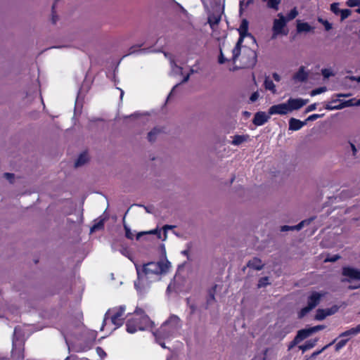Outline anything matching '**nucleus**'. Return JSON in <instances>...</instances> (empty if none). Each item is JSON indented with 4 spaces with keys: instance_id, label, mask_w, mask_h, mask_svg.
<instances>
[{
    "instance_id": "f257e3e1",
    "label": "nucleus",
    "mask_w": 360,
    "mask_h": 360,
    "mask_svg": "<svg viewBox=\"0 0 360 360\" xmlns=\"http://www.w3.org/2000/svg\"><path fill=\"white\" fill-rule=\"evenodd\" d=\"M169 265L168 261L148 262L144 264L142 269L136 264L138 278L134 282V286L138 293L140 295L146 293L150 288V283L158 280L160 274H165L168 271Z\"/></svg>"
},
{
    "instance_id": "f03ea898",
    "label": "nucleus",
    "mask_w": 360,
    "mask_h": 360,
    "mask_svg": "<svg viewBox=\"0 0 360 360\" xmlns=\"http://www.w3.org/2000/svg\"><path fill=\"white\" fill-rule=\"evenodd\" d=\"M182 326V322L176 315H171L160 327L153 332L156 342L162 347L165 348L164 340H169L176 336Z\"/></svg>"
},
{
    "instance_id": "7ed1b4c3",
    "label": "nucleus",
    "mask_w": 360,
    "mask_h": 360,
    "mask_svg": "<svg viewBox=\"0 0 360 360\" xmlns=\"http://www.w3.org/2000/svg\"><path fill=\"white\" fill-rule=\"evenodd\" d=\"M153 323L143 310L137 308L134 313L133 318L127 321V331L129 333H134L138 330H148L152 328Z\"/></svg>"
},
{
    "instance_id": "20e7f679",
    "label": "nucleus",
    "mask_w": 360,
    "mask_h": 360,
    "mask_svg": "<svg viewBox=\"0 0 360 360\" xmlns=\"http://www.w3.org/2000/svg\"><path fill=\"white\" fill-rule=\"evenodd\" d=\"M153 323L143 310L137 308L134 313L133 318L127 321V331L129 333H134L138 330H148L152 328Z\"/></svg>"
},
{
    "instance_id": "39448f33",
    "label": "nucleus",
    "mask_w": 360,
    "mask_h": 360,
    "mask_svg": "<svg viewBox=\"0 0 360 360\" xmlns=\"http://www.w3.org/2000/svg\"><path fill=\"white\" fill-rule=\"evenodd\" d=\"M248 21L245 19L241 21L240 27L238 28V32L240 34L239 39L236 44V46L233 49V57L232 59L234 62L236 61L241 52V44L243 39L246 37H250L251 39L255 40L254 37L248 32Z\"/></svg>"
},
{
    "instance_id": "423d86ee",
    "label": "nucleus",
    "mask_w": 360,
    "mask_h": 360,
    "mask_svg": "<svg viewBox=\"0 0 360 360\" xmlns=\"http://www.w3.org/2000/svg\"><path fill=\"white\" fill-rule=\"evenodd\" d=\"M20 335V326L15 327L13 333L12 355L16 359L24 358V348L22 342L19 341Z\"/></svg>"
},
{
    "instance_id": "0eeeda50",
    "label": "nucleus",
    "mask_w": 360,
    "mask_h": 360,
    "mask_svg": "<svg viewBox=\"0 0 360 360\" xmlns=\"http://www.w3.org/2000/svg\"><path fill=\"white\" fill-rule=\"evenodd\" d=\"M125 306H120L110 309L105 314L104 322L106 320V316L111 314V321L115 326V328L122 326L124 323L123 316L125 311Z\"/></svg>"
},
{
    "instance_id": "6e6552de",
    "label": "nucleus",
    "mask_w": 360,
    "mask_h": 360,
    "mask_svg": "<svg viewBox=\"0 0 360 360\" xmlns=\"http://www.w3.org/2000/svg\"><path fill=\"white\" fill-rule=\"evenodd\" d=\"M240 61L243 68L254 67L257 63L256 52L246 46L243 47Z\"/></svg>"
},
{
    "instance_id": "1a4fd4ad",
    "label": "nucleus",
    "mask_w": 360,
    "mask_h": 360,
    "mask_svg": "<svg viewBox=\"0 0 360 360\" xmlns=\"http://www.w3.org/2000/svg\"><path fill=\"white\" fill-rule=\"evenodd\" d=\"M278 19L274 20L273 25V38H276L278 34H283V29L286 25L287 20L282 13L278 14Z\"/></svg>"
},
{
    "instance_id": "9d476101",
    "label": "nucleus",
    "mask_w": 360,
    "mask_h": 360,
    "mask_svg": "<svg viewBox=\"0 0 360 360\" xmlns=\"http://www.w3.org/2000/svg\"><path fill=\"white\" fill-rule=\"evenodd\" d=\"M326 295V292H312L308 297L307 305L312 309H314Z\"/></svg>"
},
{
    "instance_id": "9b49d317",
    "label": "nucleus",
    "mask_w": 360,
    "mask_h": 360,
    "mask_svg": "<svg viewBox=\"0 0 360 360\" xmlns=\"http://www.w3.org/2000/svg\"><path fill=\"white\" fill-rule=\"evenodd\" d=\"M309 100L303 98H289L287 101L290 112L299 110L308 103Z\"/></svg>"
},
{
    "instance_id": "f8f14e48",
    "label": "nucleus",
    "mask_w": 360,
    "mask_h": 360,
    "mask_svg": "<svg viewBox=\"0 0 360 360\" xmlns=\"http://www.w3.org/2000/svg\"><path fill=\"white\" fill-rule=\"evenodd\" d=\"M290 112L287 103L274 105L269 109V115H286Z\"/></svg>"
},
{
    "instance_id": "ddd939ff",
    "label": "nucleus",
    "mask_w": 360,
    "mask_h": 360,
    "mask_svg": "<svg viewBox=\"0 0 360 360\" xmlns=\"http://www.w3.org/2000/svg\"><path fill=\"white\" fill-rule=\"evenodd\" d=\"M146 44V41H144L141 43L131 46L129 49V53L127 54H126L124 56L131 55V54H134V53H147L150 52L151 51L150 47L141 49V47L143 46H144Z\"/></svg>"
},
{
    "instance_id": "4468645a",
    "label": "nucleus",
    "mask_w": 360,
    "mask_h": 360,
    "mask_svg": "<svg viewBox=\"0 0 360 360\" xmlns=\"http://www.w3.org/2000/svg\"><path fill=\"white\" fill-rule=\"evenodd\" d=\"M342 275L348 277L350 280L360 281V271L354 268L344 267L342 269Z\"/></svg>"
},
{
    "instance_id": "2eb2a0df",
    "label": "nucleus",
    "mask_w": 360,
    "mask_h": 360,
    "mask_svg": "<svg viewBox=\"0 0 360 360\" xmlns=\"http://www.w3.org/2000/svg\"><path fill=\"white\" fill-rule=\"evenodd\" d=\"M269 119V116L264 112H258L255 115L252 122L256 126H262L266 123Z\"/></svg>"
},
{
    "instance_id": "dca6fc26",
    "label": "nucleus",
    "mask_w": 360,
    "mask_h": 360,
    "mask_svg": "<svg viewBox=\"0 0 360 360\" xmlns=\"http://www.w3.org/2000/svg\"><path fill=\"white\" fill-rule=\"evenodd\" d=\"M313 220H314V218L311 217V218H309L308 219L302 221L300 223H299L296 226H283L281 227V231H289V230H297V231H299V230L302 229L305 225L309 224Z\"/></svg>"
},
{
    "instance_id": "f3484780",
    "label": "nucleus",
    "mask_w": 360,
    "mask_h": 360,
    "mask_svg": "<svg viewBox=\"0 0 360 360\" xmlns=\"http://www.w3.org/2000/svg\"><path fill=\"white\" fill-rule=\"evenodd\" d=\"M311 335L309 328L302 329L298 331L297 335L295 336L293 342L294 344H298L302 342L303 340L309 337Z\"/></svg>"
},
{
    "instance_id": "a211bd4d",
    "label": "nucleus",
    "mask_w": 360,
    "mask_h": 360,
    "mask_svg": "<svg viewBox=\"0 0 360 360\" xmlns=\"http://www.w3.org/2000/svg\"><path fill=\"white\" fill-rule=\"evenodd\" d=\"M305 123L306 122H302L295 118H290L289 120V129L292 131H297L300 129Z\"/></svg>"
},
{
    "instance_id": "6ab92c4d",
    "label": "nucleus",
    "mask_w": 360,
    "mask_h": 360,
    "mask_svg": "<svg viewBox=\"0 0 360 360\" xmlns=\"http://www.w3.org/2000/svg\"><path fill=\"white\" fill-rule=\"evenodd\" d=\"M308 77V73L305 71L304 67L302 66L299 70L294 75L293 79L297 82H304Z\"/></svg>"
},
{
    "instance_id": "aec40b11",
    "label": "nucleus",
    "mask_w": 360,
    "mask_h": 360,
    "mask_svg": "<svg viewBox=\"0 0 360 360\" xmlns=\"http://www.w3.org/2000/svg\"><path fill=\"white\" fill-rule=\"evenodd\" d=\"M231 141V144L233 146H240L244 142H246L249 140V135L243 134V135H235L233 137Z\"/></svg>"
},
{
    "instance_id": "412c9836",
    "label": "nucleus",
    "mask_w": 360,
    "mask_h": 360,
    "mask_svg": "<svg viewBox=\"0 0 360 360\" xmlns=\"http://www.w3.org/2000/svg\"><path fill=\"white\" fill-rule=\"evenodd\" d=\"M263 263L262 260L257 257H255L250 260L248 263V266L255 270H261L263 268Z\"/></svg>"
},
{
    "instance_id": "4be33fe9",
    "label": "nucleus",
    "mask_w": 360,
    "mask_h": 360,
    "mask_svg": "<svg viewBox=\"0 0 360 360\" xmlns=\"http://www.w3.org/2000/svg\"><path fill=\"white\" fill-rule=\"evenodd\" d=\"M333 314L330 310L318 309L315 316V319L319 321L323 320L326 316Z\"/></svg>"
},
{
    "instance_id": "5701e85b",
    "label": "nucleus",
    "mask_w": 360,
    "mask_h": 360,
    "mask_svg": "<svg viewBox=\"0 0 360 360\" xmlns=\"http://www.w3.org/2000/svg\"><path fill=\"white\" fill-rule=\"evenodd\" d=\"M360 333V324L356 326L355 328H350L343 333H342L339 337H346L349 335H356Z\"/></svg>"
},
{
    "instance_id": "b1692460",
    "label": "nucleus",
    "mask_w": 360,
    "mask_h": 360,
    "mask_svg": "<svg viewBox=\"0 0 360 360\" xmlns=\"http://www.w3.org/2000/svg\"><path fill=\"white\" fill-rule=\"evenodd\" d=\"M313 30L307 22H298L297 25V30L298 32H308Z\"/></svg>"
},
{
    "instance_id": "393cba45",
    "label": "nucleus",
    "mask_w": 360,
    "mask_h": 360,
    "mask_svg": "<svg viewBox=\"0 0 360 360\" xmlns=\"http://www.w3.org/2000/svg\"><path fill=\"white\" fill-rule=\"evenodd\" d=\"M89 160L88 154L86 153H82L77 159L75 166V167H80L85 164Z\"/></svg>"
},
{
    "instance_id": "a878e982",
    "label": "nucleus",
    "mask_w": 360,
    "mask_h": 360,
    "mask_svg": "<svg viewBox=\"0 0 360 360\" xmlns=\"http://www.w3.org/2000/svg\"><path fill=\"white\" fill-rule=\"evenodd\" d=\"M254 0H240L239 13L240 15L253 3Z\"/></svg>"
},
{
    "instance_id": "bb28decb",
    "label": "nucleus",
    "mask_w": 360,
    "mask_h": 360,
    "mask_svg": "<svg viewBox=\"0 0 360 360\" xmlns=\"http://www.w3.org/2000/svg\"><path fill=\"white\" fill-rule=\"evenodd\" d=\"M266 3V6L269 8L278 10V5L281 4V0H264Z\"/></svg>"
},
{
    "instance_id": "cd10ccee",
    "label": "nucleus",
    "mask_w": 360,
    "mask_h": 360,
    "mask_svg": "<svg viewBox=\"0 0 360 360\" xmlns=\"http://www.w3.org/2000/svg\"><path fill=\"white\" fill-rule=\"evenodd\" d=\"M264 87L266 89L271 91L272 93L276 92V86L273 81L269 77H266L264 80Z\"/></svg>"
},
{
    "instance_id": "c85d7f7f",
    "label": "nucleus",
    "mask_w": 360,
    "mask_h": 360,
    "mask_svg": "<svg viewBox=\"0 0 360 360\" xmlns=\"http://www.w3.org/2000/svg\"><path fill=\"white\" fill-rule=\"evenodd\" d=\"M161 132V129L158 127H155L148 134V141L150 142L154 141L156 139L157 135Z\"/></svg>"
},
{
    "instance_id": "c756f323",
    "label": "nucleus",
    "mask_w": 360,
    "mask_h": 360,
    "mask_svg": "<svg viewBox=\"0 0 360 360\" xmlns=\"http://www.w3.org/2000/svg\"><path fill=\"white\" fill-rule=\"evenodd\" d=\"M354 99H350V100H348V101L340 102V103H339V108H340V110L344 108H346V107L354 106L355 105V102H354Z\"/></svg>"
},
{
    "instance_id": "7c9ffc66",
    "label": "nucleus",
    "mask_w": 360,
    "mask_h": 360,
    "mask_svg": "<svg viewBox=\"0 0 360 360\" xmlns=\"http://www.w3.org/2000/svg\"><path fill=\"white\" fill-rule=\"evenodd\" d=\"M298 15V11L296 8H292L287 15L286 20H292L295 18Z\"/></svg>"
},
{
    "instance_id": "2f4dec72",
    "label": "nucleus",
    "mask_w": 360,
    "mask_h": 360,
    "mask_svg": "<svg viewBox=\"0 0 360 360\" xmlns=\"http://www.w3.org/2000/svg\"><path fill=\"white\" fill-rule=\"evenodd\" d=\"M318 21L324 26L325 30L326 31H329L330 30L332 29V24L330 23L327 20H324L321 18H319Z\"/></svg>"
},
{
    "instance_id": "473e14b6",
    "label": "nucleus",
    "mask_w": 360,
    "mask_h": 360,
    "mask_svg": "<svg viewBox=\"0 0 360 360\" xmlns=\"http://www.w3.org/2000/svg\"><path fill=\"white\" fill-rule=\"evenodd\" d=\"M339 3H333L330 5V11L335 15L340 14L342 9L339 8Z\"/></svg>"
},
{
    "instance_id": "72a5a7b5",
    "label": "nucleus",
    "mask_w": 360,
    "mask_h": 360,
    "mask_svg": "<svg viewBox=\"0 0 360 360\" xmlns=\"http://www.w3.org/2000/svg\"><path fill=\"white\" fill-rule=\"evenodd\" d=\"M341 21H343L351 15V11L349 9H342L340 13Z\"/></svg>"
},
{
    "instance_id": "f704fd0d",
    "label": "nucleus",
    "mask_w": 360,
    "mask_h": 360,
    "mask_svg": "<svg viewBox=\"0 0 360 360\" xmlns=\"http://www.w3.org/2000/svg\"><path fill=\"white\" fill-rule=\"evenodd\" d=\"M312 309L308 305L304 308H302L299 312L298 316L299 318L304 317L306 314H307Z\"/></svg>"
},
{
    "instance_id": "c9c22d12",
    "label": "nucleus",
    "mask_w": 360,
    "mask_h": 360,
    "mask_svg": "<svg viewBox=\"0 0 360 360\" xmlns=\"http://www.w3.org/2000/svg\"><path fill=\"white\" fill-rule=\"evenodd\" d=\"M326 91V87L322 86L317 89H315L311 91V96H314L320 94H322Z\"/></svg>"
},
{
    "instance_id": "e433bc0d",
    "label": "nucleus",
    "mask_w": 360,
    "mask_h": 360,
    "mask_svg": "<svg viewBox=\"0 0 360 360\" xmlns=\"http://www.w3.org/2000/svg\"><path fill=\"white\" fill-rule=\"evenodd\" d=\"M338 101V100H333L330 104H327L326 105V109L328 110H340L339 104L335 105H332L333 103H337Z\"/></svg>"
},
{
    "instance_id": "4c0bfd02",
    "label": "nucleus",
    "mask_w": 360,
    "mask_h": 360,
    "mask_svg": "<svg viewBox=\"0 0 360 360\" xmlns=\"http://www.w3.org/2000/svg\"><path fill=\"white\" fill-rule=\"evenodd\" d=\"M348 341V339H345V340H340L336 345H335V350L336 351H339L340 349H341L342 347H344L347 342Z\"/></svg>"
},
{
    "instance_id": "58836bf2",
    "label": "nucleus",
    "mask_w": 360,
    "mask_h": 360,
    "mask_svg": "<svg viewBox=\"0 0 360 360\" xmlns=\"http://www.w3.org/2000/svg\"><path fill=\"white\" fill-rule=\"evenodd\" d=\"M269 278L268 277H263L262 278L259 279V282H258V288H262V287H264L266 286V285L269 284Z\"/></svg>"
},
{
    "instance_id": "ea45409f",
    "label": "nucleus",
    "mask_w": 360,
    "mask_h": 360,
    "mask_svg": "<svg viewBox=\"0 0 360 360\" xmlns=\"http://www.w3.org/2000/svg\"><path fill=\"white\" fill-rule=\"evenodd\" d=\"M349 7H355L360 6V0H347L346 2Z\"/></svg>"
},
{
    "instance_id": "a19ab883",
    "label": "nucleus",
    "mask_w": 360,
    "mask_h": 360,
    "mask_svg": "<svg viewBox=\"0 0 360 360\" xmlns=\"http://www.w3.org/2000/svg\"><path fill=\"white\" fill-rule=\"evenodd\" d=\"M326 328L324 325H318L314 327L309 328L311 334L316 333Z\"/></svg>"
},
{
    "instance_id": "79ce46f5",
    "label": "nucleus",
    "mask_w": 360,
    "mask_h": 360,
    "mask_svg": "<svg viewBox=\"0 0 360 360\" xmlns=\"http://www.w3.org/2000/svg\"><path fill=\"white\" fill-rule=\"evenodd\" d=\"M125 229V236L127 238L132 240L134 238V234L131 232V229L127 226L124 225Z\"/></svg>"
},
{
    "instance_id": "37998d69",
    "label": "nucleus",
    "mask_w": 360,
    "mask_h": 360,
    "mask_svg": "<svg viewBox=\"0 0 360 360\" xmlns=\"http://www.w3.org/2000/svg\"><path fill=\"white\" fill-rule=\"evenodd\" d=\"M321 73L325 78H328L329 77L333 75L332 70L327 68L323 69L321 70Z\"/></svg>"
},
{
    "instance_id": "c03bdc74",
    "label": "nucleus",
    "mask_w": 360,
    "mask_h": 360,
    "mask_svg": "<svg viewBox=\"0 0 360 360\" xmlns=\"http://www.w3.org/2000/svg\"><path fill=\"white\" fill-rule=\"evenodd\" d=\"M174 227V226H171V225H165L163 226V228H162L163 235H164V238H162L163 240H166V238H167V231L173 229Z\"/></svg>"
},
{
    "instance_id": "a18cd8bd",
    "label": "nucleus",
    "mask_w": 360,
    "mask_h": 360,
    "mask_svg": "<svg viewBox=\"0 0 360 360\" xmlns=\"http://www.w3.org/2000/svg\"><path fill=\"white\" fill-rule=\"evenodd\" d=\"M259 94L258 91H255V92L252 93L250 97V101L251 103H254V102L257 101L259 98Z\"/></svg>"
},
{
    "instance_id": "49530a36",
    "label": "nucleus",
    "mask_w": 360,
    "mask_h": 360,
    "mask_svg": "<svg viewBox=\"0 0 360 360\" xmlns=\"http://www.w3.org/2000/svg\"><path fill=\"white\" fill-rule=\"evenodd\" d=\"M340 258V256L338 255H335L333 256H328L325 259V262H335Z\"/></svg>"
},
{
    "instance_id": "de8ad7c7",
    "label": "nucleus",
    "mask_w": 360,
    "mask_h": 360,
    "mask_svg": "<svg viewBox=\"0 0 360 360\" xmlns=\"http://www.w3.org/2000/svg\"><path fill=\"white\" fill-rule=\"evenodd\" d=\"M103 226V223L102 221L98 222V224H94L91 229V231L93 232L96 230L100 229Z\"/></svg>"
},
{
    "instance_id": "09e8293b",
    "label": "nucleus",
    "mask_w": 360,
    "mask_h": 360,
    "mask_svg": "<svg viewBox=\"0 0 360 360\" xmlns=\"http://www.w3.org/2000/svg\"><path fill=\"white\" fill-rule=\"evenodd\" d=\"M321 115H319V114H313V115H309L307 120L306 121H314L319 117H321Z\"/></svg>"
},
{
    "instance_id": "8fccbe9b",
    "label": "nucleus",
    "mask_w": 360,
    "mask_h": 360,
    "mask_svg": "<svg viewBox=\"0 0 360 360\" xmlns=\"http://www.w3.org/2000/svg\"><path fill=\"white\" fill-rule=\"evenodd\" d=\"M316 106H317L316 103H313V104L309 105L306 108V112H309L315 110L316 109Z\"/></svg>"
},
{
    "instance_id": "3c124183",
    "label": "nucleus",
    "mask_w": 360,
    "mask_h": 360,
    "mask_svg": "<svg viewBox=\"0 0 360 360\" xmlns=\"http://www.w3.org/2000/svg\"><path fill=\"white\" fill-rule=\"evenodd\" d=\"M96 352L97 354L101 357L103 358V356H105L106 355L105 352L103 351V349L101 347H97L96 348Z\"/></svg>"
},
{
    "instance_id": "603ef678",
    "label": "nucleus",
    "mask_w": 360,
    "mask_h": 360,
    "mask_svg": "<svg viewBox=\"0 0 360 360\" xmlns=\"http://www.w3.org/2000/svg\"><path fill=\"white\" fill-rule=\"evenodd\" d=\"M193 72H194L193 70V69H191V72H190L189 74H188L187 75H186V76L184 77V79H183V80H182L181 83L186 82L189 79L190 75H191V74H192V73H193Z\"/></svg>"
},
{
    "instance_id": "864d4df0",
    "label": "nucleus",
    "mask_w": 360,
    "mask_h": 360,
    "mask_svg": "<svg viewBox=\"0 0 360 360\" xmlns=\"http://www.w3.org/2000/svg\"><path fill=\"white\" fill-rule=\"evenodd\" d=\"M225 61H226V58L224 57V55H223L222 52L221 51L220 56L219 58V63L220 64H223L225 63Z\"/></svg>"
},
{
    "instance_id": "5fc2aeb1",
    "label": "nucleus",
    "mask_w": 360,
    "mask_h": 360,
    "mask_svg": "<svg viewBox=\"0 0 360 360\" xmlns=\"http://www.w3.org/2000/svg\"><path fill=\"white\" fill-rule=\"evenodd\" d=\"M4 176L11 182L12 179L13 178V174L11 173H5Z\"/></svg>"
},
{
    "instance_id": "6e6d98bb",
    "label": "nucleus",
    "mask_w": 360,
    "mask_h": 360,
    "mask_svg": "<svg viewBox=\"0 0 360 360\" xmlns=\"http://www.w3.org/2000/svg\"><path fill=\"white\" fill-rule=\"evenodd\" d=\"M272 76H273V78H274V79L275 81H276V82H280L281 81V76L278 74L274 72V73H273Z\"/></svg>"
},
{
    "instance_id": "4d7b16f0",
    "label": "nucleus",
    "mask_w": 360,
    "mask_h": 360,
    "mask_svg": "<svg viewBox=\"0 0 360 360\" xmlns=\"http://www.w3.org/2000/svg\"><path fill=\"white\" fill-rule=\"evenodd\" d=\"M150 233H158V238H162L161 231H158V229H155V230L152 231Z\"/></svg>"
},
{
    "instance_id": "13d9d810",
    "label": "nucleus",
    "mask_w": 360,
    "mask_h": 360,
    "mask_svg": "<svg viewBox=\"0 0 360 360\" xmlns=\"http://www.w3.org/2000/svg\"><path fill=\"white\" fill-rule=\"evenodd\" d=\"M350 146H351L352 152H353V155L355 156L356 155V147H355V146L353 143H350Z\"/></svg>"
},
{
    "instance_id": "bf43d9fd",
    "label": "nucleus",
    "mask_w": 360,
    "mask_h": 360,
    "mask_svg": "<svg viewBox=\"0 0 360 360\" xmlns=\"http://www.w3.org/2000/svg\"><path fill=\"white\" fill-rule=\"evenodd\" d=\"M313 347V345H302L300 347V348L302 349V350H306L310 347Z\"/></svg>"
},
{
    "instance_id": "052dcab7",
    "label": "nucleus",
    "mask_w": 360,
    "mask_h": 360,
    "mask_svg": "<svg viewBox=\"0 0 360 360\" xmlns=\"http://www.w3.org/2000/svg\"><path fill=\"white\" fill-rule=\"evenodd\" d=\"M178 85H179V84H176V85L173 87V89H172V91H171V92H170V94H169V96H168V98L172 96V94H173V92L174 91L175 88H176Z\"/></svg>"
},
{
    "instance_id": "680f3d73",
    "label": "nucleus",
    "mask_w": 360,
    "mask_h": 360,
    "mask_svg": "<svg viewBox=\"0 0 360 360\" xmlns=\"http://www.w3.org/2000/svg\"><path fill=\"white\" fill-rule=\"evenodd\" d=\"M171 63H172V66H173V65H175V67H176V68H177L180 72H181L182 68H181V67H179V66L176 65L173 61H172Z\"/></svg>"
},
{
    "instance_id": "e2e57ef3",
    "label": "nucleus",
    "mask_w": 360,
    "mask_h": 360,
    "mask_svg": "<svg viewBox=\"0 0 360 360\" xmlns=\"http://www.w3.org/2000/svg\"><path fill=\"white\" fill-rule=\"evenodd\" d=\"M352 79H353V80H356V82H360V76H359V77H352Z\"/></svg>"
},
{
    "instance_id": "0e129e2a",
    "label": "nucleus",
    "mask_w": 360,
    "mask_h": 360,
    "mask_svg": "<svg viewBox=\"0 0 360 360\" xmlns=\"http://www.w3.org/2000/svg\"><path fill=\"white\" fill-rule=\"evenodd\" d=\"M360 105V99L357 100L355 102V106H359Z\"/></svg>"
},
{
    "instance_id": "69168bd1",
    "label": "nucleus",
    "mask_w": 360,
    "mask_h": 360,
    "mask_svg": "<svg viewBox=\"0 0 360 360\" xmlns=\"http://www.w3.org/2000/svg\"><path fill=\"white\" fill-rule=\"evenodd\" d=\"M214 300V295H213V294H211V295H210V299H209V302H210V300Z\"/></svg>"
},
{
    "instance_id": "338daca9",
    "label": "nucleus",
    "mask_w": 360,
    "mask_h": 360,
    "mask_svg": "<svg viewBox=\"0 0 360 360\" xmlns=\"http://www.w3.org/2000/svg\"><path fill=\"white\" fill-rule=\"evenodd\" d=\"M120 90V98L122 99L124 96V91L123 90L119 89Z\"/></svg>"
},
{
    "instance_id": "774afa93",
    "label": "nucleus",
    "mask_w": 360,
    "mask_h": 360,
    "mask_svg": "<svg viewBox=\"0 0 360 360\" xmlns=\"http://www.w3.org/2000/svg\"><path fill=\"white\" fill-rule=\"evenodd\" d=\"M359 288L358 286H354V285H352H352H350V286H349V289H356V288Z\"/></svg>"
}]
</instances>
